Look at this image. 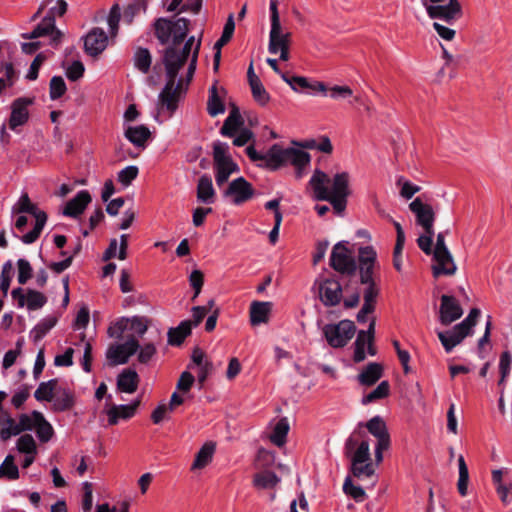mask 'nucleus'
Instances as JSON below:
<instances>
[{
  "label": "nucleus",
  "mask_w": 512,
  "mask_h": 512,
  "mask_svg": "<svg viewBox=\"0 0 512 512\" xmlns=\"http://www.w3.org/2000/svg\"><path fill=\"white\" fill-rule=\"evenodd\" d=\"M190 21L181 17L169 19L157 18L153 24L154 33L161 45L166 47L161 52V62L165 68L166 83L159 94L162 106L173 113L177 107L182 93L184 80L177 81L179 71L187 63L190 55L183 51L181 45L188 36Z\"/></svg>",
  "instance_id": "1"
},
{
  "label": "nucleus",
  "mask_w": 512,
  "mask_h": 512,
  "mask_svg": "<svg viewBox=\"0 0 512 512\" xmlns=\"http://www.w3.org/2000/svg\"><path fill=\"white\" fill-rule=\"evenodd\" d=\"M329 183L328 175L319 169L315 170L309 181L314 199L328 201L335 213L342 215L347 206V198L350 195L349 175L346 172L337 173L333 178L331 191L327 187Z\"/></svg>",
  "instance_id": "2"
},
{
  "label": "nucleus",
  "mask_w": 512,
  "mask_h": 512,
  "mask_svg": "<svg viewBox=\"0 0 512 512\" xmlns=\"http://www.w3.org/2000/svg\"><path fill=\"white\" fill-rule=\"evenodd\" d=\"M269 166L276 171L282 166L290 163L296 169L298 178L303 176V169L310 164L311 156L302 149L293 147L282 148L279 144H273L269 148Z\"/></svg>",
  "instance_id": "3"
},
{
  "label": "nucleus",
  "mask_w": 512,
  "mask_h": 512,
  "mask_svg": "<svg viewBox=\"0 0 512 512\" xmlns=\"http://www.w3.org/2000/svg\"><path fill=\"white\" fill-rule=\"evenodd\" d=\"M322 330L331 347L342 348L353 338L356 326L351 320H341L336 324H326Z\"/></svg>",
  "instance_id": "4"
},
{
  "label": "nucleus",
  "mask_w": 512,
  "mask_h": 512,
  "mask_svg": "<svg viewBox=\"0 0 512 512\" xmlns=\"http://www.w3.org/2000/svg\"><path fill=\"white\" fill-rule=\"evenodd\" d=\"M330 266L347 276H353L357 271V262L343 242L334 245L330 255Z\"/></svg>",
  "instance_id": "5"
},
{
  "label": "nucleus",
  "mask_w": 512,
  "mask_h": 512,
  "mask_svg": "<svg viewBox=\"0 0 512 512\" xmlns=\"http://www.w3.org/2000/svg\"><path fill=\"white\" fill-rule=\"evenodd\" d=\"M139 341L134 335L122 344H111L106 351L108 366L114 367L120 364H126L129 358L139 349Z\"/></svg>",
  "instance_id": "6"
},
{
  "label": "nucleus",
  "mask_w": 512,
  "mask_h": 512,
  "mask_svg": "<svg viewBox=\"0 0 512 512\" xmlns=\"http://www.w3.org/2000/svg\"><path fill=\"white\" fill-rule=\"evenodd\" d=\"M313 286L318 289L319 298L324 306L332 307L341 302L343 288L340 282L334 277L316 279Z\"/></svg>",
  "instance_id": "7"
},
{
  "label": "nucleus",
  "mask_w": 512,
  "mask_h": 512,
  "mask_svg": "<svg viewBox=\"0 0 512 512\" xmlns=\"http://www.w3.org/2000/svg\"><path fill=\"white\" fill-rule=\"evenodd\" d=\"M54 9L51 8L42 21L30 33H23L21 37L26 40L36 39L42 36L51 35V43L57 46L62 39L63 33L55 25Z\"/></svg>",
  "instance_id": "8"
},
{
  "label": "nucleus",
  "mask_w": 512,
  "mask_h": 512,
  "mask_svg": "<svg viewBox=\"0 0 512 512\" xmlns=\"http://www.w3.org/2000/svg\"><path fill=\"white\" fill-rule=\"evenodd\" d=\"M366 427L370 434L377 438L375 448V459L377 462L383 460V451L390 446V436L384 420L380 416H374L363 427Z\"/></svg>",
  "instance_id": "9"
},
{
  "label": "nucleus",
  "mask_w": 512,
  "mask_h": 512,
  "mask_svg": "<svg viewBox=\"0 0 512 512\" xmlns=\"http://www.w3.org/2000/svg\"><path fill=\"white\" fill-rule=\"evenodd\" d=\"M422 4L431 19H440L448 24H452L462 14L458 0H449L447 5H429L428 0H422Z\"/></svg>",
  "instance_id": "10"
},
{
  "label": "nucleus",
  "mask_w": 512,
  "mask_h": 512,
  "mask_svg": "<svg viewBox=\"0 0 512 512\" xmlns=\"http://www.w3.org/2000/svg\"><path fill=\"white\" fill-rule=\"evenodd\" d=\"M254 189L244 177H238L231 181L224 190V197L231 198L234 205H241L254 196Z\"/></svg>",
  "instance_id": "11"
},
{
  "label": "nucleus",
  "mask_w": 512,
  "mask_h": 512,
  "mask_svg": "<svg viewBox=\"0 0 512 512\" xmlns=\"http://www.w3.org/2000/svg\"><path fill=\"white\" fill-rule=\"evenodd\" d=\"M409 209L415 214L417 224L426 234H435V212L431 205L425 204L420 197H417L409 204Z\"/></svg>",
  "instance_id": "12"
},
{
  "label": "nucleus",
  "mask_w": 512,
  "mask_h": 512,
  "mask_svg": "<svg viewBox=\"0 0 512 512\" xmlns=\"http://www.w3.org/2000/svg\"><path fill=\"white\" fill-rule=\"evenodd\" d=\"M357 269H359L360 283L370 281L374 278V269L377 263V253L372 246L360 247L358 251Z\"/></svg>",
  "instance_id": "13"
},
{
  "label": "nucleus",
  "mask_w": 512,
  "mask_h": 512,
  "mask_svg": "<svg viewBox=\"0 0 512 512\" xmlns=\"http://www.w3.org/2000/svg\"><path fill=\"white\" fill-rule=\"evenodd\" d=\"M463 315V309L454 296L442 295L439 309V321L442 325L448 326L454 321L460 319Z\"/></svg>",
  "instance_id": "14"
},
{
  "label": "nucleus",
  "mask_w": 512,
  "mask_h": 512,
  "mask_svg": "<svg viewBox=\"0 0 512 512\" xmlns=\"http://www.w3.org/2000/svg\"><path fill=\"white\" fill-rule=\"evenodd\" d=\"M108 36L102 28H93L84 38V50L92 57L99 56L107 47Z\"/></svg>",
  "instance_id": "15"
},
{
  "label": "nucleus",
  "mask_w": 512,
  "mask_h": 512,
  "mask_svg": "<svg viewBox=\"0 0 512 512\" xmlns=\"http://www.w3.org/2000/svg\"><path fill=\"white\" fill-rule=\"evenodd\" d=\"M33 103L32 98L20 97L11 104V115L9 118V128L16 130L18 126L24 125L29 119L28 106Z\"/></svg>",
  "instance_id": "16"
},
{
  "label": "nucleus",
  "mask_w": 512,
  "mask_h": 512,
  "mask_svg": "<svg viewBox=\"0 0 512 512\" xmlns=\"http://www.w3.org/2000/svg\"><path fill=\"white\" fill-rule=\"evenodd\" d=\"M281 77L296 92L326 93L328 91L324 83L317 81L309 82L307 78L302 76H289L285 73H282Z\"/></svg>",
  "instance_id": "17"
},
{
  "label": "nucleus",
  "mask_w": 512,
  "mask_h": 512,
  "mask_svg": "<svg viewBox=\"0 0 512 512\" xmlns=\"http://www.w3.org/2000/svg\"><path fill=\"white\" fill-rule=\"evenodd\" d=\"M91 200V195L87 190L79 191L74 198L66 203L63 209V215L78 218L83 214Z\"/></svg>",
  "instance_id": "18"
},
{
  "label": "nucleus",
  "mask_w": 512,
  "mask_h": 512,
  "mask_svg": "<svg viewBox=\"0 0 512 512\" xmlns=\"http://www.w3.org/2000/svg\"><path fill=\"white\" fill-rule=\"evenodd\" d=\"M217 84L218 81H215L208 91L207 112L211 117H216L225 112V105L220 93L225 96L226 90L223 87L219 89Z\"/></svg>",
  "instance_id": "19"
},
{
  "label": "nucleus",
  "mask_w": 512,
  "mask_h": 512,
  "mask_svg": "<svg viewBox=\"0 0 512 512\" xmlns=\"http://www.w3.org/2000/svg\"><path fill=\"white\" fill-rule=\"evenodd\" d=\"M433 258L436 262V264L432 266V273L435 278L441 275L452 276L456 273L457 267L451 252H448L447 256L444 253H440L439 256H437V252H433Z\"/></svg>",
  "instance_id": "20"
},
{
  "label": "nucleus",
  "mask_w": 512,
  "mask_h": 512,
  "mask_svg": "<svg viewBox=\"0 0 512 512\" xmlns=\"http://www.w3.org/2000/svg\"><path fill=\"white\" fill-rule=\"evenodd\" d=\"M139 405L140 400H135L129 405L113 404L111 408L107 411L109 425H116L119 419L132 418Z\"/></svg>",
  "instance_id": "21"
},
{
  "label": "nucleus",
  "mask_w": 512,
  "mask_h": 512,
  "mask_svg": "<svg viewBox=\"0 0 512 512\" xmlns=\"http://www.w3.org/2000/svg\"><path fill=\"white\" fill-rule=\"evenodd\" d=\"M291 33H282L281 23L278 22L276 28H273V24H271L270 34H269V46L268 50L271 54H277L280 48L289 47L290 44Z\"/></svg>",
  "instance_id": "22"
},
{
  "label": "nucleus",
  "mask_w": 512,
  "mask_h": 512,
  "mask_svg": "<svg viewBox=\"0 0 512 512\" xmlns=\"http://www.w3.org/2000/svg\"><path fill=\"white\" fill-rule=\"evenodd\" d=\"M437 335L447 353H450L457 345H459L465 339V337L468 336L466 332H463L462 330H457L456 325L453 327L452 330L439 331Z\"/></svg>",
  "instance_id": "23"
},
{
  "label": "nucleus",
  "mask_w": 512,
  "mask_h": 512,
  "mask_svg": "<svg viewBox=\"0 0 512 512\" xmlns=\"http://www.w3.org/2000/svg\"><path fill=\"white\" fill-rule=\"evenodd\" d=\"M272 309L271 302L254 301L250 306V322L253 326L267 323Z\"/></svg>",
  "instance_id": "24"
},
{
  "label": "nucleus",
  "mask_w": 512,
  "mask_h": 512,
  "mask_svg": "<svg viewBox=\"0 0 512 512\" xmlns=\"http://www.w3.org/2000/svg\"><path fill=\"white\" fill-rule=\"evenodd\" d=\"M124 136L136 147L145 148L147 140L151 137V132L145 125L129 126Z\"/></svg>",
  "instance_id": "25"
},
{
  "label": "nucleus",
  "mask_w": 512,
  "mask_h": 512,
  "mask_svg": "<svg viewBox=\"0 0 512 512\" xmlns=\"http://www.w3.org/2000/svg\"><path fill=\"white\" fill-rule=\"evenodd\" d=\"M215 190L212 183V178L204 174L202 175L197 184V199L205 204L214 203Z\"/></svg>",
  "instance_id": "26"
},
{
  "label": "nucleus",
  "mask_w": 512,
  "mask_h": 512,
  "mask_svg": "<svg viewBox=\"0 0 512 512\" xmlns=\"http://www.w3.org/2000/svg\"><path fill=\"white\" fill-rule=\"evenodd\" d=\"M139 376L131 369L123 370L117 378V388L121 392L134 393L138 388Z\"/></svg>",
  "instance_id": "27"
},
{
  "label": "nucleus",
  "mask_w": 512,
  "mask_h": 512,
  "mask_svg": "<svg viewBox=\"0 0 512 512\" xmlns=\"http://www.w3.org/2000/svg\"><path fill=\"white\" fill-rule=\"evenodd\" d=\"M383 374V367L379 363H369L363 371L357 376L361 385L372 386L374 385Z\"/></svg>",
  "instance_id": "28"
},
{
  "label": "nucleus",
  "mask_w": 512,
  "mask_h": 512,
  "mask_svg": "<svg viewBox=\"0 0 512 512\" xmlns=\"http://www.w3.org/2000/svg\"><path fill=\"white\" fill-rule=\"evenodd\" d=\"M192 322L190 320L182 321L177 327L170 328L168 331V343L172 346H179L185 338L191 334Z\"/></svg>",
  "instance_id": "29"
},
{
  "label": "nucleus",
  "mask_w": 512,
  "mask_h": 512,
  "mask_svg": "<svg viewBox=\"0 0 512 512\" xmlns=\"http://www.w3.org/2000/svg\"><path fill=\"white\" fill-rule=\"evenodd\" d=\"M242 125L243 119L238 108L234 106L229 116L225 119L223 126L220 129V134L226 137H233Z\"/></svg>",
  "instance_id": "30"
},
{
  "label": "nucleus",
  "mask_w": 512,
  "mask_h": 512,
  "mask_svg": "<svg viewBox=\"0 0 512 512\" xmlns=\"http://www.w3.org/2000/svg\"><path fill=\"white\" fill-rule=\"evenodd\" d=\"M32 416L36 420V434L39 440L43 443L48 442L53 436L52 425L44 418L43 414L39 411H33Z\"/></svg>",
  "instance_id": "31"
},
{
  "label": "nucleus",
  "mask_w": 512,
  "mask_h": 512,
  "mask_svg": "<svg viewBox=\"0 0 512 512\" xmlns=\"http://www.w3.org/2000/svg\"><path fill=\"white\" fill-rule=\"evenodd\" d=\"M214 452L215 444L213 442L205 443L197 452L191 469H202L207 466L212 461Z\"/></svg>",
  "instance_id": "32"
},
{
  "label": "nucleus",
  "mask_w": 512,
  "mask_h": 512,
  "mask_svg": "<svg viewBox=\"0 0 512 512\" xmlns=\"http://www.w3.org/2000/svg\"><path fill=\"white\" fill-rule=\"evenodd\" d=\"M52 401L55 411L64 412L73 408L75 404V397L70 390L62 389L56 395H54Z\"/></svg>",
  "instance_id": "33"
},
{
  "label": "nucleus",
  "mask_w": 512,
  "mask_h": 512,
  "mask_svg": "<svg viewBox=\"0 0 512 512\" xmlns=\"http://www.w3.org/2000/svg\"><path fill=\"white\" fill-rule=\"evenodd\" d=\"M213 161L214 167L235 163L229 153V145L227 143L221 141L213 143Z\"/></svg>",
  "instance_id": "34"
},
{
  "label": "nucleus",
  "mask_w": 512,
  "mask_h": 512,
  "mask_svg": "<svg viewBox=\"0 0 512 512\" xmlns=\"http://www.w3.org/2000/svg\"><path fill=\"white\" fill-rule=\"evenodd\" d=\"M133 61L134 66L139 71L144 74L148 73L152 63L150 51L147 48L138 47L134 53Z\"/></svg>",
  "instance_id": "35"
},
{
  "label": "nucleus",
  "mask_w": 512,
  "mask_h": 512,
  "mask_svg": "<svg viewBox=\"0 0 512 512\" xmlns=\"http://www.w3.org/2000/svg\"><path fill=\"white\" fill-rule=\"evenodd\" d=\"M58 380L51 379L47 382H41L34 392V397L37 401L51 402L54 398V391L57 387Z\"/></svg>",
  "instance_id": "36"
},
{
  "label": "nucleus",
  "mask_w": 512,
  "mask_h": 512,
  "mask_svg": "<svg viewBox=\"0 0 512 512\" xmlns=\"http://www.w3.org/2000/svg\"><path fill=\"white\" fill-rule=\"evenodd\" d=\"M47 214L46 213H41V214H38L36 215V221H35V225H34V228L24 234L22 237H21V241L24 243V244H32L34 243L41 235V232L47 222Z\"/></svg>",
  "instance_id": "37"
},
{
  "label": "nucleus",
  "mask_w": 512,
  "mask_h": 512,
  "mask_svg": "<svg viewBox=\"0 0 512 512\" xmlns=\"http://www.w3.org/2000/svg\"><path fill=\"white\" fill-rule=\"evenodd\" d=\"M280 481L278 476L271 471H263L254 475L253 484L259 489L273 488Z\"/></svg>",
  "instance_id": "38"
},
{
  "label": "nucleus",
  "mask_w": 512,
  "mask_h": 512,
  "mask_svg": "<svg viewBox=\"0 0 512 512\" xmlns=\"http://www.w3.org/2000/svg\"><path fill=\"white\" fill-rule=\"evenodd\" d=\"M289 432V424L286 418L280 419L270 435V440L273 444L278 447L283 446L286 443V437Z\"/></svg>",
  "instance_id": "39"
},
{
  "label": "nucleus",
  "mask_w": 512,
  "mask_h": 512,
  "mask_svg": "<svg viewBox=\"0 0 512 512\" xmlns=\"http://www.w3.org/2000/svg\"><path fill=\"white\" fill-rule=\"evenodd\" d=\"M348 458L351 461V466H356L357 464H363L366 462H372L369 442L367 440H362L358 445L356 451H354L352 455Z\"/></svg>",
  "instance_id": "40"
},
{
  "label": "nucleus",
  "mask_w": 512,
  "mask_h": 512,
  "mask_svg": "<svg viewBox=\"0 0 512 512\" xmlns=\"http://www.w3.org/2000/svg\"><path fill=\"white\" fill-rule=\"evenodd\" d=\"M57 321L55 316L42 319L31 331L34 342L40 341L56 325Z\"/></svg>",
  "instance_id": "41"
},
{
  "label": "nucleus",
  "mask_w": 512,
  "mask_h": 512,
  "mask_svg": "<svg viewBox=\"0 0 512 512\" xmlns=\"http://www.w3.org/2000/svg\"><path fill=\"white\" fill-rule=\"evenodd\" d=\"M361 284L366 286L363 291V305L375 309L376 299L380 292V289L376 284L375 279L370 278V281Z\"/></svg>",
  "instance_id": "42"
},
{
  "label": "nucleus",
  "mask_w": 512,
  "mask_h": 512,
  "mask_svg": "<svg viewBox=\"0 0 512 512\" xmlns=\"http://www.w3.org/2000/svg\"><path fill=\"white\" fill-rule=\"evenodd\" d=\"M240 170L237 163L224 164L223 166H215V180L218 187H222L233 173Z\"/></svg>",
  "instance_id": "43"
},
{
  "label": "nucleus",
  "mask_w": 512,
  "mask_h": 512,
  "mask_svg": "<svg viewBox=\"0 0 512 512\" xmlns=\"http://www.w3.org/2000/svg\"><path fill=\"white\" fill-rule=\"evenodd\" d=\"M459 479L457 489L461 496L467 495V488L469 482V471L465 459L462 455L458 457Z\"/></svg>",
  "instance_id": "44"
},
{
  "label": "nucleus",
  "mask_w": 512,
  "mask_h": 512,
  "mask_svg": "<svg viewBox=\"0 0 512 512\" xmlns=\"http://www.w3.org/2000/svg\"><path fill=\"white\" fill-rule=\"evenodd\" d=\"M0 478L8 480H17L19 478V469L14 463V456L7 455L0 465Z\"/></svg>",
  "instance_id": "45"
},
{
  "label": "nucleus",
  "mask_w": 512,
  "mask_h": 512,
  "mask_svg": "<svg viewBox=\"0 0 512 512\" xmlns=\"http://www.w3.org/2000/svg\"><path fill=\"white\" fill-rule=\"evenodd\" d=\"M13 213H28L36 218V215L45 213L44 211L38 210L35 204H33L27 193H24L16 206L13 207Z\"/></svg>",
  "instance_id": "46"
},
{
  "label": "nucleus",
  "mask_w": 512,
  "mask_h": 512,
  "mask_svg": "<svg viewBox=\"0 0 512 512\" xmlns=\"http://www.w3.org/2000/svg\"><path fill=\"white\" fill-rule=\"evenodd\" d=\"M390 384L388 381H382L373 391L362 398V404L367 405L376 400L383 399L389 395Z\"/></svg>",
  "instance_id": "47"
},
{
  "label": "nucleus",
  "mask_w": 512,
  "mask_h": 512,
  "mask_svg": "<svg viewBox=\"0 0 512 512\" xmlns=\"http://www.w3.org/2000/svg\"><path fill=\"white\" fill-rule=\"evenodd\" d=\"M363 423L358 424V429L354 430L353 433L346 439L344 444V455L350 457L354 451H356L360 438L364 437V432L361 430Z\"/></svg>",
  "instance_id": "48"
},
{
  "label": "nucleus",
  "mask_w": 512,
  "mask_h": 512,
  "mask_svg": "<svg viewBox=\"0 0 512 512\" xmlns=\"http://www.w3.org/2000/svg\"><path fill=\"white\" fill-rule=\"evenodd\" d=\"M47 302L46 296L36 290L28 289L26 296V304L29 310H37L42 308Z\"/></svg>",
  "instance_id": "49"
},
{
  "label": "nucleus",
  "mask_w": 512,
  "mask_h": 512,
  "mask_svg": "<svg viewBox=\"0 0 512 512\" xmlns=\"http://www.w3.org/2000/svg\"><path fill=\"white\" fill-rule=\"evenodd\" d=\"M343 491L346 495L352 497L356 502H362L366 498L364 489L360 486H355L350 476H347L344 481Z\"/></svg>",
  "instance_id": "50"
},
{
  "label": "nucleus",
  "mask_w": 512,
  "mask_h": 512,
  "mask_svg": "<svg viewBox=\"0 0 512 512\" xmlns=\"http://www.w3.org/2000/svg\"><path fill=\"white\" fill-rule=\"evenodd\" d=\"M13 273L14 271L12 261L8 260L3 264L0 274V289L4 296H7L8 294Z\"/></svg>",
  "instance_id": "51"
},
{
  "label": "nucleus",
  "mask_w": 512,
  "mask_h": 512,
  "mask_svg": "<svg viewBox=\"0 0 512 512\" xmlns=\"http://www.w3.org/2000/svg\"><path fill=\"white\" fill-rule=\"evenodd\" d=\"M235 30V23L233 15H230L224 25L222 35L220 38L216 41L214 45V49H221L223 46H225L233 37Z\"/></svg>",
  "instance_id": "52"
},
{
  "label": "nucleus",
  "mask_w": 512,
  "mask_h": 512,
  "mask_svg": "<svg viewBox=\"0 0 512 512\" xmlns=\"http://www.w3.org/2000/svg\"><path fill=\"white\" fill-rule=\"evenodd\" d=\"M67 91L66 83L61 76H53L49 83V93L52 100L62 97Z\"/></svg>",
  "instance_id": "53"
},
{
  "label": "nucleus",
  "mask_w": 512,
  "mask_h": 512,
  "mask_svg": "<svg viewBox=\"0 0 512 512\" xmlns=\"http://www.w3.org/2000/svg\"><path fill=\"white\" fill-rule=\"evenodd\" d=\"M253 99L261 106L266 105L270 100V95L263 86L261 80L249 84Z\"/></svg>",
  "instance_id": "54"
},
{
  "label": "nucleus",
  "mask_w": 512,
  "mask_h": 512,
  "mask_svg": "<svg viewBox=\"0 0 512 512\" xmlns=\"http://www.w3.org/2000/svg\"><path fill=\"white\" fill-rule=\"evenodd\" d=\"M18 275L17 280L20 285H24L33 276V268L28 260L19 259L17 261Z\"/></svg>",
  "instance_id": "55"
},
{
  "label": "nucleus",
  "mask_w": 512,
  "mask_h": 512,
  "mask_svg": "<svg viewBox=\"0 0 512 512\" xmlns=\"http://www.w3.org/2000/svg\"><path fill=\"white\" fill-rule=\"evenodd\" d=\"M481 312L478 308H472L468 314V316L459 324L456 325L457 330H462L466 332L467 335L471 334V329L476 325L477 319L479 318Z\"/></svg>",
  "instance_id": "56"
},
{
  "label": "nucleus",
  "mask_w": 512,
  "mask_h": 512,
  "mask_svg": "<svg viewBox=\"0 0 512 512\" xmlns=\"http://www.w3.org/2000/svg\"><path fill=\"white\" fill-rule=\"evenodd\" d=\"M17 449L20 453L36 454L37 447L34 438L30 434L22 435L17 441Z\"/></svg>",
  "instance_id": "57"
},
{
  "label": "nucleus",
  "mask_w": 512,
  "mask_h": 512,
  "mask_svg": "<svg viewBox=\"0 0 512 512\" xmlns=\"http://www.w3.org/2000/svg\"><path fill=\"white\" fill-rule=\"evenodd\" d=\"M129 330V318L122 317L108 328L110 337L122 339L123 333Z\"/></svg>",
  "instance_id": "58"
},
{
  "label": "nucleus",
  "mask_w": 512,
  "mask_h": 512,
  "mask_svg": "<svg viewBox=\"0 0 512 512\" xmlns=\"http://www.w3.org/2000/svg\"><path fill=\"white\" fill-rule=\"evenodd\" d=\"M246 154L251 161H260L261 163L258 164L259 167L266 168L272 171V168L268 165L270 161L269 150L267 151L266 154H262L256 151L253 146H248L246 148Z\"/></svg>",
  "instance_id": "59"
},
{
  "label": "nucleus",
  "mask_w": 512,
  "mask_h": 512,
  "mask_svg": "<svg viewBox=\"0 0 512 512\" xmlns=\"http://www.w3.org/2000/svg\"><path fill=\"white\" fill-rule=\"evenodd\" d=\"M139 169L137 166H127L118 173V181L124 185L129 186L134 179L137 178Z\"/></svg>",
  "instance_id": "60"
},
{
  "label": "nucleus",
  "mask_w": 512,
  "mask_h": 512,
  "mask_svg": "<svg viewBox=\"0 0 512 512\" xmlns=\"http://www.w3.org/2000/svg\"><path fill=\"white\" fill-rule=\"evenodd\" d=\"M147 9V0H136L135 2L129 4L124 11V19L131 23L135 15H137L140 10L146 11Z\"/></svg>",
  "instance_id": "61"
},
{
  "label": "nucleus",
  "mask_w": 512,
  "mask_h": 512,
  "mask_svg": "<svg viewBox=\"0 0 512 512\" xmlns=\"http://www.w3.org/2000/svg\"><path fill=\"white\" fill-rule=\"evenodd\" d=\"M120 18H121V9L118 4H114L112 6V8L110 9L108 19H107L110 33L112 36H115L118 32Z\"/></svg>",
  "instance_id": "62"
},
{
  "label": "nucleus",
  "mask_w": 512,
  "mask_h": 512,
  "mask_svg": "<svg viewBox=\"0 0 512 512\" xmlns=\"http://www.w3.org/2000/svg\"><path fill=\"white\" fill-rule=\"evenodd\" d=\"M189 282L191 287L194 290V295L192 297V301H195V299L200 294L203 284H204V275L200 270H194L189 276Z\"/></svg>",
  "instance_id": "63"
},
{
  "label": "nucleus",
  "mask_w": 512,
  "mask_h": 512,
  "mask_svg": "<svg viewBox=\"0 0 512 512\" xmlns=\"http://www.w3.org/2000/svg\"><path fill=\"white\" fill-rule=\"evenodd\" d=\"M374 471L375 470L372 462L350 466V472L356 478L370 477L374 474Z\"/></svg>",
  "instance_id": "64"
}]
</instances>
